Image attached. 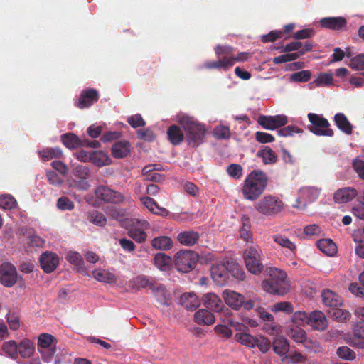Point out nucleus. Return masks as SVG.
Here are the masks:
<instances>
[{
  "label": "nucleus",
  "mask_w": 364,
  "mask_h": 364,
  "mask_svg": "<svg viewBox=\"0 0 364 364\" xmlns=\"http://www.w3.org/2000/svg\"><path fill=\"white\" fill-rule=\"evenodd\" d=\"M307 117L311 123L307 129L311 132L316 136H333L334 132L330 128V123L326 118L315 113H309Z\"/></svg>",
  "instance_id": "nucleus-6"
},
{
  "label": "nucleus",
  "mask_w": 364,
  "mask_h": 364,
  "mask_svg": "<svg viewBox=\"0 0 364 364\" xmlns=\"http://www.w3.org/2000/svg\"><path fill=\"white\" fill-rule=\"evenodd\" d=\"M289 336L296 343H302L306 338L305 331L299 327L292 328L289 333Z\"/></svg>",
  "instance_id": "nucleus-49"
},
{
  "label": "nucleus",
  "mask_w": 364,
  "mask_h": 364,
  "mask_svg": "<svg viewBox=\"0 0 364 364\" xmlns=\"http://www.w3.org/2000/svg\"><path fill=\"white\" fill-rule=\"evenodd\" d=\"M203 66L205 68L209 70L218 69L228 70L232 67V60H228V56H223L218 60L205 62Z\"/></svg>",
  "instance_id": "nucleus-26"
},
{
  "label": "nucleus",
  "mask_w": 364,
  "mask_h": 364,
  "mask_svg": "<svg viewBox=\"0 0 364 364\" xmlns=\"http://www.w3.org/2000/svg\"><path fill=\"white\" fill-rule=\"evenodd\" d=\"M334 122L337 127L346 134H351L353 126L343 113H337L334 116Z\"/></svg>",
  "instance_id": "nucleus-29"
},
{
  "label": "nucleus",
  "mask_w": 364,
  "mask_h": 364,
  "mask_svg": "<svg viewBox=\"0 0 364 364\" xmlns=\"http://www.w3.org/2000/svg\"><path fill=\"white\" fill-rule=\"evenodd\" d=\"M265 272L269 277L262 282L264 291L278 296H284L289 291L291 284L284 271L276 267H269Z\"/></svg>",
  "instance_id": "nucleus-1"
},
{
  "label": "nucleus",
  "mask_w": 364,
  "mask_h": 364,
  "mask_svg": "<svg viewBox=\"0 0 364 364\" xmlns=\"http://www.w3.org/2000/svg\"><path fill=\"white\" fill-rule=\"evenodd\" d=\"M18 346V353L23 358L31 357L35 350L34 344L29 339L23 340Z\"/></svg>",
  "instance_id": "nucleus-35"
},
{
  "label": "nucleus",
  "mask_w": 364,
  "mask_h": 364,
  "mask_svg": "<svg viewBox=\"0 0 364 364\" xmlns=\"http://www.w3.org/2000/svg\"><path fill=\"white\" fill-rule=\"evenodd\" d=\"M17 206L16 199L11 195H3L0 196V208L4 210L14 209Z\"/></svg>",
  "instance_id": "nucleus-47"
},
{
  "label": "nucleus",
  "mask_w": 364,
  "mask_h": 364,
  "mask_svg": "<svg viewBox=\"0 0 364 364\" xmlns=\"http://www.w3.org/2000/svg\"><path fill=\"white\" fill-rule=\"evenodd\" d=\"M59 264V257L56 253L45 252L40 258L41 267L46 273L53 272Z\"/></svg>",
  "instance_id": "nucleus-14"
},
{
  "label": "nucleus",
  "mask_w": 364,
  "mask_h": 364,
  "mask_svg": "<svg viewBox=\"0 0 364 364\" xmlns=\"http://www.w3.org/2000/svg\"><path fill=\"white\" fill-rule=\"evenodd\" d=\"M213 135L218 139H228L230 137V131L228 127L219 125L213 129Z\"/></svg>",
  "instance_id": "nucleus-50"
},
{
  "label": "nucleus",
  "mask_w": 364,
  "mask_h": 364,
  "mask_svg": "<svg viewBox=\"0 0 364 364\" xmlns=\"http://www.w3.org/2000/svg\"><path fill=\"white\" fill-rule=\"evenodd\" d=\"M198 261V255L191 250H181L174 255L173 264L178 272L187 273L191 271Z\"/></svg>",
  "instance_id": "nucleus-7"
},
{
  "label": "nucleus",
  "mask_w": 364,
  "mask_h": 364,
  "mask_svg": "<svg viewBox=\"0 0 364 364\" xmlns=\"http://www.w3.org/2000/svg\"><path fill=\"white\" fill-rule=\"evenodd\" d=\"M321 189L316 187H304L299 190V197L292 206L296 208L304 209L308 203H312L320 196Z\"/></svg>",
  "instance_id": "nucleus-10"
},
{
  "label": "nucleus",
  "mask_w": 364,
  "mask_h": 364,
  "mask_svg": "<svg viewBox=\"0 0 364 364\" xmlns=\"http://www.w3.org/2000/svg\"><path fill=\"white\" fill-rule=\"evenodd\" d=\"M350 66L353 70H364V55L359 54L357 56L353 58L350 60Z\"/></svg>",
  "instance_id": "nucleus-63"
},
{
  "label": "nucleus",
  "mask_w": 364,
  "mask_h": 364,
  "mask_svg": "<svg viewBox=\"0 0 364 364\" xmlns=\"http://www.w3.org/2000/svg\"><path fill=\"white\" fill-rule=\"evenodd\" d=\"M128 235L138 243L144 242L146 239V233L140 229H132L128 231Z\"/></svg>",
  "instance_id": "nucleus-55"
},
{
  "label": "nucleus",
  "mask_w": 364,
  "mask_h": 364,
  "mask_svg": "<svg viewBox=\"0 0 364 364\" xmlns=\"http://www.w3.org/2000/svg\"><path fill=\"white\" fill-rule=\"evenodd\" d=\"M17 282V270L14 265L4 262L0 265V283L6 287H13Z\"/></svg>",
  "instance_id": "nucleus-12"
},
{
  "label": "nucleus",
  "mask_w": 364,
  "mask_h": 364,
  "mask_svg": "<svg viewBox=\"0 0 364 364\" xmlns=\"http://www.w3.org/2000/svg\"><path fill=\"white\" fill-rule=\"evenodd\" d=\"M61 141L68 149H75L82 146V139L73 133H66L61 136Z\"/></svg>",
  "instance_id": "nucleus-34"
},
{
  "label": "nucleus",
  "mask_w": 364,
  "mask_h": 364,
  "mask_svg": "<svg viewBox=\"0 0 364 364\" xmlns=\"http://www.w3.org/2000/svg\"><path fill=\"white\" fill-rule=\"evenodd\" d=\"M323 303L332 309L341 306L342 299L340 296L330 289H324L322 292Z\"/></svg>",
  "instance_id": "nucleus-21"
},
{
  "label": "nucleus",
  "mask_w": 364,
  "mask_h": 364,
  "mask_svg": "<svg viewBox=\"0 0 364 364\" xmlns=\"http://www.w3.org/2000/svg\"><path fill=\"white\" fill-rule=\"evenodd\" d=\"M57 207L61 210H72L74 208L73 202L68 197H61L57 200Z\"/></svg>",
  "instance_id": "nucleus-58"
},
{
  "label": "nucleus",
  "mask_w": 364,
  "mask_h": 364,
  "mask_svg": "<svg viewBox=\"0 0 364 364\" xmlns=\"http://www.w3.org/2000/svg\"><path fill=\"white\" fill-rule=\"evenodd\" d=\"M311 72L304 70L293 73L291 76V80L294 82H306L311 79Z\"/></svg>",
  "instance_id": "nucleus-52"
},
{
  "label": "nucleus",
  "mask_w": 364,
  "mask_h": 364,
  "mask_svg": "<svg viewBox=\"0 0 364 364\" xmlns=\"http://www.w3.org/2000/svg\"><path fill=\"white\" fill-rule=\"evenodd\" d=\"M39 155L43 161H48L53 158H60L62 151L59 148H48L39 151Z\"/></svg>",
  "instance_id": "nucleus-46"
},
{
  "label": "nucleus",
  "mask_w": 364,
  "mask_h": 364,
  "mask_svg": "<svg viewBox=\"0 0 364 364\" xmlns=\"http://www.w3.org/2000/svg\"><path fill=\"white\" fill-rule=\"evenodd\" d=\"M358 328H360V323H358L354 328L355 338L352 341V345L358 348H364V337Z\"/></svg>",
  "instance_id": "nucleus-57"
},
{
  "label": "nucleus",
  "mask_w": 364,
  "mask_h": 364,
  "mask_svg": "<svg viewBox=\"0 0 364 364\" xmlns=\"http://www.w3.org/2000/svg\"><path fill=\"white\" fill-rule=\"evenodd\" d=\"M235 340L248 348H254L256 344V337L247 333H238L234 336Z\"/></svg>",
  "instance_id": "nucleus-42"
},
{
  "label": "nucleus",
  "mask_w": 364,
  "mask_h": 364,
  "mask_svg": "<svg viewBox=\"0 0 364 364\" xmlns=\"http://www.w3.org/2000/svg\"><path fill=\"white\" fill-rule=\"evenodd\" d=\"M292 321L297 325H303L309 321V315L304 311H296L293 314Z\"/></svg>",
  "instance_id": "nucleus-61"
},
{
  "label": "nucleus",
  "mask_w": 364,
  "mask_h": 364,
  "mask_svg": "<svg viewBox=\"0 0 364 364\" xmlns=\"http://www.w3.org/2000/svg\"><path fill=\"white\" fill-rule=\"evenodd\" d=\"M151 245L156 250H168L172 247V240L168 236H159L154 237Z\"/></svg>",
  "instance_id": "nucleus-33"
},
{
  "label": "nucleus",
  "mask_w": 364,
  "mask_h": 364,
  "mask_svg": "<svg viewBox=\"0 0 364 364\" xmlns=\"http://www.w3.org/2000/svg\"><path fill=\"white\" fill-rule=\"evenodd\" d=\"M67 260L77 267V272L87 275V269L84 266L82 256L76 252H69L66 255Z\"/></svg>",
  "instance_id": "nucleus-28"
},
{
  "label": "nucleus",
  "mask_w": 364,
  "mask_h": 364,
  "mask_svg": "<svg viewBox=\"0 0 364 364\" xmlns=\"http://www.w3.org/2000/svg\"><path fill=\"white\" fill-rule=\"evenodd\" d=\"M99 100L98 92L93 88L83 90L77 102V107L85 109L90 107Z\"/></svg>",
  "instance_id": "nucleus-15"
},
{
  "label": "nucleus",
  "mask_w": 364,
  "mask_h": 364,
  "mask_svg": "<svg viewBox=\"0 0 364 364\" xmlns=\"http://www.w3.org/2000/svg\"><path fill=\"white\" fill-rule=\"evenodd\" d=\"M87 219L91 223L100 227H104L107 223L105 215L97 210L89 211L87 214Z\"/></svg>",
  "instance_id": "nucleus-39"
},
{
  "label": "nucleus",
  "mask_w": 364,
  "mask_h": 364,
  "mask_svg": "<svg viewBox=\"0 0 364 364\" xmlns=\"http://www.w3.org/2000/svg\"><path fill=\"white\" fill-rule=\"evenodd\" d=\"M357 195L355 189L350 187L343 188L335 192L333 199L338 203H346L352 200Z\"/></svg>",
  "instance_id": "nucleus-19"
},
{
  "label": "nucleus",
  "mask_w": 364,
  "mask_h": 364,
  "mask_svg": "<svg viewBox=\"0 0 364 364\" xmlns=\"http://www.w3.org/2000/svg\"><path fill=\"white\" fill-rule=\"evenodd\" d=\"M272 345L274 351L279 355L287 354L289 350V343L287 338L283 336H277Z\"/></svg>",
  "instance_id": "nucleus-32"
},
{
  "label": "nucleus",
  "mask_w": 364,
  "mask_h": 364,
  "mask_svg": "<svg viewBox=\"0 0 364 364\" xmlns=\"http://www.w3.org/2000/svg\"><path fill=\"white\" fill-rule=\"evenodd\" d=\"M57 343L56 338L49 333H42L38 340V346L41 348H48L55 346Z\"/></svg>",
  "instance_id": "nucleus-44"
},
{
  "label": "nucleus",
  "mask_w": 364,
  "mask_h": 364,
  "mask_svg": "<svg viewBox=\"0 0 364 364\" xmlns=\"http://www.w3.org/2000/svg\"><path fill=\"white\" fill-rule=\"evenodd\" d=\"M203 304L209 310L219 312L224 307L220 298L214 293L205 294L202 299Z\"/></svg>",
  "instance_id": "nucleus-17"
},
{
  "label": "nucleus",
  "mask_w": 364,
  "mask_h": 364,
  "mask_svg": "<svg viewBox=\"0 0 364 364\" xmlns=\"http://www.w3.org/2000/svg\"><path fill=\"white\" fill-rule=\"evenodd\" d=\"M90 173V169L84 165H77L73 169V174L79 179H87Z\"/></svg>",
  "instance_id": "nucleus-59"
},
{
  "label": "nucleus",
  "mask_w": 364,
  "mask_h": 364,
  "mask_svg": "<svg viewBox=\"0 0 364 364\" xmlns=\"http://www.w3.org/2000/svg\"><path fill=\"white\" fill-rule=\"evenodd\" d=\"M254 208L265 216H274L284 209L283 202L277 197L267 195L254 203Z\"/></svg>",
  "instance_id": "nucleus-4"
},
{
  "label": "nucleus",
  "mask_w": 364,
  "mask_h": 364,
  "mask_svg": "<svg viewBox=\"0 0 364 364\" xmlns=\"http://www.w3.org/2000/svg\"><path fill=\"white\" fill-rule=\"evenodd\" d=\"M227 172L231 177L239 179L242 175V168L240 164H232L228 167Z\"/></svg>",
  "instance_id": "nucleus-60"
},
{
  "label": "nucleus",
  "mask_w": 364,
  "mask_h": 364,
  "mask_svg": "<svg viewBox=\"0 0 364 364\" xmlns=\"http://www.w3.org/2000/svg\"><path fill=\"white\" fill-rule=\"evenodd\" d=\"M167 135L170 142L173 145H179L184 139L181 129L177 125H171L168 128Z\"/></svg>",
  "instance_id": "nucleus-27"
},
{
  "label": "nucleus",
  "mask_w": 364,
  "mask_h": 364,
  "mask_svg": "<svg viewBox=\"0 0 364 364\" xmlns=\"http://www.w3.org/2000/svg\"><path fill=\"white\" fill-rule=\"evenodd\" d=\"M199 239L198 232L193 230L183 231L177 236L178 241L185 246H193Z\"/></svg>",
  "instance_id": "nucleus-25"
},
{
  "label": "nucleus",
  "mask_w": 364,
  "mask_h": 364,
  "mask_svg": "<svg viewBox=\"0 0 364 364\" xmlns=\"http://www.w3.org/2000/svg\"><path fill=\"white\" fill-rule=\"evenodd\" d=\"M18 347L17 343L14 341H9L4 343L2 346V350L6 355L15 359L18 357Z\"/></svg>",
  "instance_id": "nucleus-45"
},
{
  "label": "nucleus",
  "mask_w": 364,
  "mask_h": 364,
  "mask_svg": "<svg viewBox=\"0 0 364 364\" xmlns=\"http://www.w3.org/2000/svg\"><path fill=\"white\" fill-rule=\"evenodd\" d=\"M242 221V227L240 230V237L242 238L245 241H249V240L252 237L251 232V222L249 217L247 215H243L241 219Z\"/></svg>",
  "instance_id": "nucleus-43"
},
{
  "label": "nucleus",
  "mask_w": 364,
  "mask_h": 364,
  "mask_svg": "<svg viewBox=\"0 0 364 364\" xmlns=\"http://www.w3.org/2000/svg\"><path fill=\"white\" fill-rule=\"evenodd\" d=\"M317 247L321 251L329 256H333L337 251L336 244L331 239L318 240Z\"/></svg>",
  "instance_id": "nucleus-37"
},
{
  "label": "nucleus",
  "mask_w": 364,
  "mask_h": 364,
  "mask_svg": "<svg viewBox=\"0 0 364 364\" xmlns=\"http://www.w3.org/2000/svg\"><path fill=\"white\" fill-rule=\"evenodd\" d=\"M270 341L264 336L256 337V344L259 350L262 353H267L270 348Z\"/></svg>",
  "instance_id": "nucleus-64"
},
{
  "label": "nucleus",
  "mask_w": 364,
  "mask_h": 364,
  "mask_svg": "<svg viewBox=\"0 0 364 364\" xmlns=\"http://www.w3.org/2000/svg\"><path fill=\"white\" fill-rule=\"evenodd\" d=\"M333 315L339 321H346L350 319V313L338 307L333 309Z\"/></svg>",
  "instance_id": "nucleus-62"
},
{
  "label": "nucleus",
  "mask_w": 364,
  "mask_h": 364,
  "mask_svg": "<svg viewBox=\"0 0 364 364\" xmlns=\"http://www.w3.org/2000/svg\"><path fill=\"white\" fill-rule=\"evenodd\" d=\"M210 275L217 285H225L229 279L227 259L215 262L210 268Z\"/></svg>",
  "instance_id": "nucleus-11"
},
{
  "label": "nucleus",
  "mask_w": 364,
  "mask_h": 364,
  "mask_svg": "<svg viewBox=\"0 0 364 364\" xmlns=\"http://www.w3.org/2000/svg\"><path fill=\"white\" fill-rule=\"evenodd\" d=\"M225 304L234 310H239L242 306L245 310H250L254 307L252 300L245 301V296L232 290L225 289L223 293Z\"/></svg>",
  "instance_id": "nucleus-8"
},
{
  "label": "nucleus",
  "mask_w": 364,
  "mask_h": 364,
  "mask_svg": "<svg viewBox=\"0 0 364 364\" xmlns=\"http://www.w3.org/2000/svg\"><path fill=\"white\" fill-rule=\"evenodd\" d=\"M179 123L186 134V139L189 146L193 147L200 144L204 139L206 129L204 125L199 124L188 117H182Z\"/></svg>",
  "instance_id": "nucleus-3"
},
{
  "label": "nucleus",
  "mask_w": 364,
  "mask_h": 364,
  "mask_svg": "<svg viewBox=\"0 0 364 364\" xmlns=\"http://www.w3.org/2000/svg\"><path fill=\"white\" fill-rule=\"evenodd\" d=\"M172 262L171 258L165 253H157L154 257V263L157 268L166 271Z\"/></svg>",
  "instance_id": "nucleus-40"
},
{
  "label": "nucleus",
  "mask_w": 364,
  "mask_h": 364,
  "mask_svg": "<svg viewBox=\"0 0 364 364\" xmlns=\"http://www.w3.org/2000/svg\"><path fill=\"white\" fill-rule=\"evenodd\" d=\"M299 55L297 53H285L284 55H279L277 57H275L273 59V63L274 64H281L287 62H291L293 60H295L299 58Z\"/></svg>",
  "instance_id": "nucleus-53"
},
{
  "label": "nucleus",
  "mask_w": 364,
  "mask_h": 364,
  "mask_svg": "<svg viewBox=\"0 0 364 364\" xmlns=\"http://www.w3.org/2000/svg\"><path fill=\"white\" fill-rule=\"evenodd\" d=\"M131 145L127 141H120L114 143L112 147V155L115 159L126 157L130 152Z\"/></svg>",
  "instance_id": "nucleus-22"
},
{
  "label": "nucleus",
  "mask_w": 364,
  "mask_h": 364,
  "mask_svg": "<svg viewBox=\"0 0 364 364\" xmlns=\"http://www.w3.org/2000/svg\"><path fill=\"white\" fill-rule=\"evenodd\" d=\"M268 178L265 173L253 170L245 179L241 192L245 200L253 201L259 198L267 188Z\"/></svg>",
  "instance_id": "nucleus-2"
},
{
  "label": "nucleus",
  "mask_w": 364,
  "mask_h": 364,
  "mask_svg": "<svg viewBox=\"0 0 364 364\" xmlns=\"http://www.w3.org/2000/svg\"><path fill=\"white\" fill-rule=\"evenodd\" d=\"M257 156L262 159V161L265 164H275L277 161V156L275 152L268 146L257 151Z\"/></svg>",
  "instance_id": "nucleus-36"
},
{
  "label": "nucleus",
  "mask_w": 364,
  "mask_h": 364,
  "mask_svg": "<svg viewBox=\"0 0 364 364\" xmlns=\"http://www.w3.org/2000/svg\"><path fill=\"white\" fill-rule=\"evenodd\" d=\"M181 304L190 311L196 309L201 304V300L193 292H186L181 296Z\"/></svg>",
  "instance_id": "nucleus-18"
},
{
  "label": "nucleus",
  "mask_w": 364,
  "mask_h": 364,
  "mask_svg": "<svg viewBox=\"0 0 364 364\" xmlns=\"http://www.w3.org/2000/svg\"><path fill=\"white\" fill-rule=\"evenodd\" d=\"M272 239L280 247L287 249L292 253L296 252V251L297 250V247H296V244L294 242L291 241L285 235L279 234V233L275 234V235H272Z\"/></svg>",
  "instance_id": "nucleus-31"
},
{
  "label": "nucleus",
  "mask_w": 364,
  "mask_h": 364,
  "mask_svg": "<svg viewBox=\"0 0 364 364\" xmlns=\"http://www.w3.org/2000/svg\"><path fill=\"white\" fill-rule=\"evenodd\" d=\"M94 278L100 282L114 283L117 281L115 275L105 269H98L92 272Z\"/></svg>",
  "instance_id": "nucleus-41"
},
{
  "label": "nucleus",
  "mask_w": 364,
  "mask_h": 364,
  "mask_svg": "<svg viewBox=\"0 0 364 364\" xmlns=\"http://www.w3.org/2000/svg\"><path fill=\"white\" fill-rule=\"evenodd\" d=\"M309 323L316 330L323 331L328 326L326 316L321 311H314L309 314Z\"/></svg>",
  "instance_id": "nucleus-20"
},
{
  "label": "nucleus",
  "mask_w": 364,
  "mask_h": 364,
  "mask_svg": "<svg viewBox=\"0 0 364 364\" xmlns=\"http://www.w3.org/2000/svg\"><path fill=\"white\" fill-rule=\"evenodd\" d=\"M90 162L95 166L102 167L109 165L112 160L106 153L102 151H95L91 153Z\"/></svg>",
  "instance_id": "nucleus-30"
},
{
  "label": "nucleus",
  "mask_w": 364,
  "mask_h": 364,
  "mask_svg": "<svg viewBox=\"0 0 364 364\" xmlns=\"http://www.w3.org/2000/svg\"><path fill=\"white\" fill-rule=\"evenodd\" d=\"M319 23L323 28L338 31L346 26L347 21L342 16L325 17L320 20Z\"/></svg>",
  "instance_id": "nucleus-16"
},
{
  "label": "nucleus",
  "mask_w": 364,
  "mask_h": 364,
  "mask_svg": "<svg viewBox=\"0 0 364 364\" xmlns=\"http://www.w3.org/2000/svg\"><path fill=\"white\" fill-rule=\"evenodd\" d=\"M337 355L343 359L353 360L355 358V353L347 346H341L337 349Z\"/></svg>",
  "instance_id": "nucleus-54"
},
{
  "label": "nucleus",
  "mask_w": 364,
  "mask_h": 364,
  "mask_svg": "<svg viewBox=\"0 0 364 364\" xmlns=\"http://www.w3.org/2000/svg\"><path fill=\"white\" fill-rule=\"evenodd\" d=\"M133 283L134 287L137 289L149 287L151 289V286L155 285L149 281L147 277L143 275L134 278Z\"/></svg>",
  "instance_id": "nucleus-56"
},
{
  "label": "nucleus",
  "mask_w": 364,
  "mask_h": 364,
  "mask_svg": "<svg viewBox=\"0 0 364 364\" xmlns=\"http://www.w3.org/2000/svg\"><path fill=\"white\" fill-rule=\"evenodd\" d=\"M7 323L9 328L13 331H16L20 327V318L16 312L9 311L6 315Z\"/></svg>",
  "instance_id": "nucleus-51"
},
{
  "label": "nucleus",
  "mask_w": 364,
  "mask_h": 364,
  "mask_svg": "<svg viewBox=\"0 0 364 364\" xmlns=\"http://www.w3.org/2000/svg\"><path fill=\"white\" fill-rule=\"evenodd\" d=\"M151 289L159 303L164 306H168L171 301L169 294L165 287L162 284L151 286Z\"/></svg>",
  "instance_id": "nucleus-24"
},
{
  "label": "nucleus",
  "mask_w": 364,
  "mask_h": 364,
  "mask_svg": "<svg viewBox=\"0 0 364 364\" xmlns=\"http://www.w3.org/2000/svg\"><path fill=\"white\" fill-rule=\"evenodd\" d=\"M316 87L328 86L333 83V76L330 73H322L313 81Z\"/></svg>",
  "instance_id": "nucleus-48"
},
{
  "label": "nucleus",
  "mask_w": 364,
  "mask_h": 364,
  "mask_svg": "<svg viewBox=\"0 0 364 364\" xmlns=\"http://www.w3.org/2000/svg\"><path fill=\"white\" fill-rule=\"evenodd\" d=\"M227 265L229 276L231 275L233 278L239 281H242L245 279V273L237 263L227 259Z\"/></svg>",
  "instance_id": "nucleus-38"
},
{
  "label": "nucleus",
  "mask_w": 364,
  "mask_h": 364,
  "mask_svg": "<svg viewBox=\"0 0 364 364\" xmlns=\"http://www.w3.org/2000/svg\"><path fill=\"white\" fill-rule=\"evenodd\" d=\"M194 321L199 325H211L215 322V316L208 309H201L194 315Z\"/></svg>",
  "instance_id": "nucleus-23"
},
{
  "label": "nucleus",
  "mask_w": 364,
  "mask_h": 364,
  "mask_svg": "<svg viewBox=\"0 0 364 364\" xmlns=\"http://www.w3.org/2000/svg\"><path fill=\"white\" fill-rule=\"evenodd\" d=\"M257 122L264 129L273 130L284 126L287 123V117L285 115H261L258 117Z\"/></svg>",
  "instance_id": "nucleus-13"
},
{
  "label": "nucleus",
  "mask_w": 364,
  "mask_h": 364,
  "mask_svg": "<svg viewBox=\"0 0 364 364\" xmlns=\"http://www.w3.org/2000/svg\"><path fill=\"white\" fill-rule=\"evenodd\" d=\"M95 195L97 200L104 203L121 204L125 200V197L122 193L104 185L96 187Z\"/></svg>",
  "instance_id": "nucleus-9"
},
{
  "label": "nucleus",
  "mask_w": 364,
  "mask_h": 364,
  "mask_svg": "<svg viewBox=\"0 0 364 364\" xmlns=\"http://www.w3.org/2000/svg\"><path fill=\"white\" fill-rule=\"evenodd\" d=\"M262 250L257 246H250L243 252V259L247 270L254 274L262 272L264 265L261 262Z\"/></svg>",
  "instance_id": "nucleus-5"
}]
</instances>
